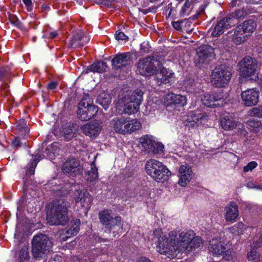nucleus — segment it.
<instances>
[{
  "label": "nucleus",
  "mask_w": 262,
  "mask_h": 262,
  "mask_svg": "<svg viewBox=\"0 0 262 262\" xmlns=\"http://www.w3.org/2000/svg\"><path fill=\"white\" fill-rule=\"evenodd\" d=\"M194 235L192 231H171L168 235H164L162 230L158 229L151 232L149 239L156 245L160 253L168 257H173L178 253L188 250V245Z\"/></svg>",
  "instance_id": "1"
},
{
  "label": "nucleus",
  "mask_w": 262,
  "mask_h": 262,
  "mask_svg": "<svg viewBox=\"0 0 262 262\" xmlns=\"http://www.w3.org/2000/svg\"><path fill=\"white\" fill-rule=\"evenodd\" d=\"M69 203L63 199L53 202L50 210L47 213V220L50 225H64L69 221Z\"/></svg>",
  "instance_id": "2"
},
{
  "label": "nucleus",
  "mask_w": 262,
  "mask_h": 262,
  "mask_svg": "<svg viewBox=\"0 0 262 262\" xmlns=\"http://www.w3.org/2000/svg\"><path fill=\"white\" fill-rule=\"evenodd\" d=\"M147 173L157 182L166 181L171 172L162 162L156 160H149L145 164Z\"/></svg>",
  "instance_id": "3"
},
{
  "label": "nucleus",
  "mask_w": 262,
  "mask_h": 262,
  "mask_svg": "<svg viewBox=\"0 0 262 262\" xmlns=\"http://www.w3.org/2000/svg\"><path fill=\"white\" fill-rule=\"evenodd\" d=\"M52 245L51 240L46 235L39 234L34 236L32 245L33 256L36 258L42 257L51 250Z\"/></svg>",
  "instance_id": "4"
},
{
  "label": "nucleus",
  "mask_w": 262,
  "mask_h": 262,
  "mask_svg": "<svg viewBox=\"0 0 262 262\" xmlns=\"http://www.w3.org/2000/svg\"><path fill=\"white\" fill-rule=\"evenodd\" d=\"M256 23L252 20L245 21L242 24L237 26L234 29L232 40L237 45L244 42L246 38L251 34L256 28Z\"/></svg>",
  "instance_id": "5"
},
{
  "label": "nucleus",
  "mask_w": 262,
  "mask_h": 262,
  "mask_svg": "<svg viewBox=\"0 0 262 262\" xmlns=\"http://www.w3.org/2000/svg\"><path fill=\"white\" fill-rule=\"evenodd\" d=\"M162 66L161 61L153 57H147L139 60L137 65L138 72L141 75L150 76L156 74Z\"/></svg>",
  "instance_id": "6"
},
{
  "label": "nucleus",
  "mask_w": 262,
  "mask_h": 262,
  "mask_svg": "<svg viewBox=\"0 0 262 262\" xmlns=\"http://www.w3.org/2000/svg\"><path fill=\"white\" fill-rule=\"evenodd\" d=\"M143 93L139 90H135L131 95H128L123 99L124 112L131 115L137 113L142 100Z\"/></svg>",
  "instance_id": "7"
},
{
  "label": "nucleus",
  "mask_w": 262,
  "mask_h": 262,
  "mask_svg": "<svg viewBox=\"0 0 262 262\" xmlns=\"http://www.w3.org/2000/svg\"><path fill=\"white\" fill-rule=\"evenodd\" d=\"M232 74L225 66L215 68L211 75V83L217 88H223L227 85L231 80Z\"/></svg>",
  "instance_id": "8"
},
{
  "label": "nucleus",
  "mask_w": 262,
  "mask_h": 262,
  "mask_svg": "<svg viewBox=\"0 0 262 262\" xmlns=\"http://www.w3.org/2000/svg\"><path fill=\"white\" fill-rule=\"evenodd\" d=\"M99 219L101 223L108 228L110 230L121 232L122 223L120 217L113 216L112 211L111 210H105L99 213Z\"/></svg>",
  "instance_id": "9"
},
{
  "label": "nucleus",
  "mask_w": 262,
  "mask_h": 262,
  "mask_svg": "<svg viewBox=\"0 0 262 262\" xmlns=\"http://www.w3.org/2000/svg\"><path fill=\"white\" fill-rule=\"evenodd\" d=\"M241 75L244 78L254 80L257 77V61L250 56L245 57L239 62Z\"/></svg>",
  "instance_id": "10"
},
{
  "label": "nucleus",
  "mask_w": 262,
  "mask_h": 262,
  "mask_svg": "<svg viewBox=\"0 0 262 262\" xmlns=\"http://www.w3.org/2000/svg\"><path fill=\"white\" fill-rule=\"evenodd\" d=\"M221 125L225 130L236 129V133L241 138L245 137L248 132L241 122L236 121L231 115H226L221 120Z\"/></svg>",
  "instance_id": "11"
},
{
  "label": "nucleus",
  "mask_w": 262,
  "mask_h": 262,
  "mask_svg": "<svg viewBox=\"0 0 262 262\" xmlns=\"http://www.w3.org/2000/svg\"><path fill=\"white\" fill-rule=\"evenodd\" d=\"M196 53L194 62L197 66H200L202 63H208L215 56L214 49L207 45L199 47L196 50Z\"/></svg>",
  "instance_id": "12"
},
{
  "label": "nucleus",
  "mask_w": 262,
  "mask_h": 262,
  "mask_svg": "<svg viewBox=\"0 0 262 262\" xmlns=\"http://www.w3.org/2000/svg\"><path fill=\"white\" fill-rule=\"evenodd\" d=\"M201 100L208 107L221 106L225 103V98L222 92L205 94L202 95Z\"/></svg>",
  "instance_id": "13"
},
{
  "label": "nucleus",
  "mask_w": 262,
  "mask_h": 262,
  "mask_svg": "<svg viewBox=\"0 0 262 262\" xmlns=\"http://www.w3.org/2000/svg\"><path fill=\"white\" fill-rule=\"evenodd\" d=\"M64 173L71 177H75L82 172L83 166L80 161L76 159H69L66 161L62 166Z\"/></svg>",
  "instance_id": "14"
},
{
  "label": "nucleus",
  "mask_w": 262,
  "mask_h": 262,
  "mask_svg": "<svg viewBox=\"0 0 262 262\" xmlns=\"http://www.w3.org/2000/svg\"><path fill=\"white\" fill-rule=\"evenodd\" d=\"M242 103L245 106L256 105L259 102V92L255 88L244 91L241 94Z\"/></svg>",
  "instance_id": "15"
},
{
  "label": "nucleus",
  "mask_w": 262,
  "mask_h": 262,
  "mask_svg": "<svg viewBox=\"0 0 262 262\" xmlns=\"http://www.w3.org/2000/svg\"><path fill=\"white\" fill-rule=\"evenodd\" d=\"M112 61V65L116 70H123L132 63V54L129 52L117 54Z\"/></svg>",
  "instance_id": "16"
},
{
  "label": "nucleus",
  "mask_w": 262,
  "mask_h": 262,
  "mask_svg": "<svg viewBox=\"0 0 262 262\" xmlns=\"http://www.w3.org/2000/svg\"><path fill=\"white\" fill-rule=\"evenodd\" d=\"M155 80L158 85L162 83H171L174 81V73L171 71L162 67L156 73Z\"/></svg>",
  "instance_id": "17"
},
{
  "label": "nucleus",
  "mask_w": 262,
  "mask_h": 262,
  "mask_svg": "<svg viewBox=\"0 0 262 262\" xmlns=\"http://www.w3.org/2000/svg\"><path fill=\"white\" fill-rule=\"evenodd\" d=\"M74 198L76 203L80 202L85 209L91 207L92 199L89 193L84 188L76 190L74 192Z\"/></svg>",
  "instance_id": "18"
},
{
  "label": "nucleus",
  "mask_w": 262,
  "mask_h": 262,
  "mask_svg": "<svg viewBox=\"0 0 262 262\" xmlns=\"http://www.w3.org/2000/svg\"><path fill=\"white\" fill-rule=\"evenodd\" d=\"M162 101L166 105L174 104L184 106L187 103V98L183 95L169 93L163 97Z\"/></svg>",
  "instance_id": "19"
},
{
  "label": "nucleus",
  "mask_w": 262,
  "mask_h": 262,
  "mask_svg": "<svg viewBox=\"0 0 262 262\" xmlns=\"http://www.w3.org/2000/svg\"><path fill=\"white\" fill-rule=\"evenodd\" d=\"M179 184L182 186H186L192 179V171L191 167L186 164L182 165L179 169Z\"/></svg>",
  "instance_id": "20"
},
{
  "label": "nucleus",
  "mask_w": 262,
  "mask_h": 262,
  "mask_svg": "<svg viewBox=\"0 0 262 262\" xmlns=\"http://www.w3.org/2000/svg\"><path fill=\"white\" fill-rule=\"evenodd\" d=\"M232 20L231 18L226 17L219 20L211 32L212 36L216 37L223 34L226 29L231 26Z\"/></svg>",
  "instance_id": "21"
},
{
  "label": "nucleus",
  "mask_w": 262,
  "mask_h": 262,
  "mask_svg": "<svg viewBox=\"0 0 262 262\" xmlns=\"http://www.w3.org/2000/svg\"><path fill=\"white\" fill-rule=\"evenodd\" d=\"M89 40V37L85 34L84 32L78 30L75 32L70 40V46L74 48H80Z\"/></svg>",
  "instance_id": "22"
},
{
  "label": "nucleus",
  "mask_w": 262,
  "mask_h": 262,
  "mask_svg": "<svg viewBox=\"0 0 262 262\" xmlns=\"http://www.w3.org/2000/svg\"><path fill=\"white\" fill-rule=\"evenodd\" d=\"M82 132L90 137H96L101 130V126L97 121L90 122L81 127Z\"/></svg>",
  "instance_id": "23"
},
{
  "label": "nucleus",
  "mask_w": 262,
  "mask_h": 262,
  "mask_svg": "<svg viewBox=\"0 0 262 262\" xmlns=\"http://www.w3.org/2000/svg\"><path fill=\"white\" fill-rule=\"evenodd\" d=\"M93 102V100L90 98L89 94H84L83 98L78 105V110L77 115L79 118L82 121H87L84 120L82 117L84 115H86L88 113V106Z\"/></svg>",
  "instance_id": "24"
},
{
  "label": "nucleus",
  "mask_w": 262,
  "mask_h": 262,
  "mask_svg": "<svg viewBox=\"0 0 262 262\" xmlns=\"http://www.w3.org/2000/svg\"><path fill=\"white\" fill-rule=\"evenodd\" d=\"M128 118L124 117H120L113 119L112 124L116 132L122 135L127 134L126 129Z\"/></svg>",
  "instance_id": "25"
},
{
  "label": "nucleus",
  "mask_w": 262,
  "mask_h": 262,
  "mask_svg": "<svg viewBox=\"0 0 262 262\" xmlns=\"http://www.w3.org/2000/svg\"><path fill=\"white\" fill-rule=\"evenodd\" d=\"M225 218L226 222H233L238 216V206L235 203H230L225 208Z\"/></svg>",
  "instance_id": "26"
},
{
  "label": "nucleus",
  "mask_w": 262,
  "mask_h": 262,
  "mask_svg": "<svg viewBox=\"0 0 262 262\" xmlns=\"http://www.w3.org/2000/svg\"><path fill=\"white\" fill-rule=\"evenodd\" d=\"M206 117V115L201 113L200 111H194L188 113L187 124L186 125L194 127L201 123L202 120Z\"/></svg>",
  "instance_id": "27"
},
{
  "label": "nucleus",
  "mask_w": 262,
  "mask_h": 262,
  "mask_svg": "<svg viewBox=\"0 0 262 262\" xmlns=\"http://www.w3.org/2000/svg\"><path fill=\"white\" fill-rule=\"evenodd\" d=\"M208 249L213 255L219 256L223 253L226 247L222 242L217 239H213L210 241Z\"/></svg>",
  "instance_id": "28"
},
{
  "label": "nucleus",
  "mask_w": 262,
  "mask_h": 262,
  "mask_svg": "<svg viewBox=\"0 0 262 262\" xmlns=\"http://www.w3.org/2000/svg\"><path fill=\"white\" fill-rule=\"evenodd\" d=\"M80 225V220L79 219L75 220L72 223L71 227L67 229L65 234L60 236V241H66L71 236L76 235L79 231V227Z\"/></svg>",
  "instance_id": "29"
},
{
  "label": "nucleus",
  "mask_w": 262,
  "mask_h": 262,
  "mask_svg": "<svg viewBox=\"0 0 262 262\" xmlns=\"http://www.w3.org/2000/svg\"><path fill=\"white\" fill-rule=\"evenodd\" d=\"M262 244V237H260L258 241L253 243V247L251 251L247 253V259L252 262H258L260 260L259 255L257 253L256 248Z\"/></svg>",
  "instance_id": "30"
},
{
  "label": "nucleus",
  "mask_w": 262,
  "mask_h": 262,
  "mask_svg": "<svg viewBox=\"0 0 262 262\" xmlns=\"http://www.w3.org/2000/svg\"><path fill=\"white\" fill-rule=\"evenodd\" d=\"M154 142L155 139L152 136L146 135L140 138V145L143 150L150 152L153 148Z\"/></svg>",
  "instance_id": "31"
},
{
  "label": "nucleus",
  "mask_w": 262,
  "mask_h": 262,
  "mask_svg": "<svg viewBox=\"0 0 262 262\" xmlns=\"http://www.w3.org/2000/svg\"><path fill=\"white\" fill-rule=\"evenodd\" d=\"M16 129L18 132L19 137L24 139L27 138L29 135V129L25 120H20L17 123Z\"/></svg>",
  "instance_id": "32"
},
{
  "label": "nucleus",
  "mask_w": 262,
  "mask_h": 262,
  "mask_svg": "<svg viewBox=\"0 0 262 262\" xmlns=\"http://www.w3.org/2000/svg\"><path fill=\"white\" fill-rule=\"evenodd\" d=\"M78 127L76 124H72L69 126H63L62 127V132L63 137L67 141L70 140L74 136L77 130Z\"/></svg>",
  "instance_id": "33"
},
{
  "label": "nucleus",
  "mask_w": 262,
  "mask_h": 262,
  "mask_svg": "<svg viewBox=\"0 0 262 262\" xmlns=\"http://www.w3.org/2000/svg\"><path fill=\"white\" fill-rule=\"evenodd\" d=\"M203 240L201 237L193 236V239H191L188 245V250H186L184 252L188 253L194 251L196 249L199 248L203 246Z\"/></svg>",
  "instance_id": "34"
},
{
  "label": "nucleus",
  "mask_w": 262,
  "mask_h": 262,
  "mask_svg": "<svg viewBox=\"0 0 262 262\" xmlns=\"http://www.w3.org/2000/svg\"><path fill=\"white\" fill-rule=\"evenodd\" d=\"M127 134H131L137 130H139L141 127V122L136 119L128 118V122L127 123Z\"/></svg>",
  "instance_id": "35"
},
{
  "label": "nucleus",
  "mask_w": 262,
  "mask_h": 262,
  "mask_svg": "<svg viewBox=\"0 0 262 262\" xmlns=\"http://www.w3.org/2000/svg\"><path fill=\"white\" fill-rule=\"evenodd\" d=\"M98 103L101 105L104 110H107L111 102L110 95L106 93H102L99 95L97 98Z\"/></svg>",
  "instance_id": "36"
},
{
  "label": "nucleus",
  "mask_w": 262,
  "mask_h": 262,
  "mask_svg": "<svg viewBox=\"0 0 262 262\" xmlns=\"http://www.w3.org/2000/svg\"><path fill=\"white\" fill-rule=\"evenodd\" d=\"M59 151L60 149L58 148V143L54 142L50 146H48L46 148L45 153L49 158L52 159L56 155H59Z\"/></svg>",
  "instance_id": "37"
},
{
  "label": "nucleus",
  "mask_w": 262,
  "mask_h": 262,
  "mask_svg": "<svg viewBox=\"0 0 262 262\" xmlns=\"http://www.w3.org/2000/svg\"><path fill=\"white\" fill-rule=\"evenodd\" d=\"M106 67V64L105 62L103 61H98L88 67L87 72L102 73L105 71Z\"/></svg>",
  "instance_id": "38"
},
{
  "label": "nucleus",
  "mask_w": 262,
  "mask_h": 262,
  "mask_svg": "<svg viewBox=\"0 0 262 262\" xmlns=\"http://www.w3.org/2000/svg\"><path fill=\"white\" fill-rule=\"evenodd\" d=\"M98 178V173L97 168L94 163H92L91 170L88 172L87 180L91 183L95 184L97 182Z\"/></svg>",
  "instance_id": "39"
},
{
  "label": "nucleus",
  "mask_w": 262,
  "mask_h": 262,
  "mask_svg": "<svg viewBox=\"0 0 262 262\" xmlns=\"http://www.w3.org/2000/svg\"><path fill=\"white\" fill-rule=\"evenodd\" d=\"M249 229V227H246L242 222H238L234 226L230 228L231 233L235 235L243 234L245 230Z\"/></svg>",
  "instance_id": "40"
},
{
  "label": "nucleus",
  "mask_w": 262,
  "mask_h": 262,
  "mask_svg": "<svg viewBox=\"0 0 262 262\" xmlns=\"http://www.w3.org/2000/svg\"><path fill=\"white\" fill-rule=\"evenodd\" d=\"M88 114L86 115H84L82 117L84 120H90L95 116L98 111L97 106L92 105V104L89 105V106H88Z\"/></svg>",
  "instance_id": "41"
},
{
  "label": "nucleus",
  "mask_w": 262,
  "mask_h": 262,
  "mask_svg": "<svg viewBox=\"0 0 262 262\" xmlns=\"http://www.w3.org/2000/svg\"><path fill=\"white\" fill-rule=\"evenodd\" d=\"M247 124L250 127L254 133H257L262 126L261 122L258 120L251 119L247 122Z\"/></svg>",
  "instance_id": "42"
},
{
  "label": "nucleus",
  "mask_w": 262,
  "mask_h": 262,
  "mask_svg": "<svg viewBox=\"0 0 262 262\" xmlns=\"http://www.w3.org/2000/svg\"><path fill=\"white\" fill-rule=\"evenodd\" d=\"M192 1H189V0H187L185 2L180 11V14L182 16H188L189 15L192 10Z\"/></svg>",
  "instance_id": "43"
},
{
  "label": "nucleus",
  "mask_w": 262,
  "mask_h": 262,
  "mask_svg": "<svg viewBox=\"0 0 262 262\" xmlns=\"http://www.w3.org/2000/svg\"><path fill=\"white\" fill-rule=\"evenodd\" d=\"M248 115L251 117L262 118V105L250 109L248 112Z\"/></svg>",
  "instance_id": "44"
},
{
  "label": "nucleus",
  "mask_w": 262,
  "mask_h": 262,
  "mask_svg": "<svg viewBox=\"0 0 262 262\" xmlns=\"http://www.w3.org/2000/svg\"><path fill=\"white\" fill-rule=\"evenodd\" d=\"M29 255L28 248L26 247H23L19 252V262H28Z\"/></svg>",
  "instance_id": "45"
},
{
  "label": "nucleus",
  "mask_w": 262,
  "mask_h": 262,
  "mask_svg": "<svg viewBox=\"0 0 262 262\" xmlns=\"http://www.w3.org/2000/svg\"><path fill=\"white\" fill-rule=\"evenodd\" d=\"M164 148V145L161 143H159L158 142H157L155 140L153 148L151 149V151H152L155 153L162 152L163 151Z\"/></svg>",
  "instance_id": "46"
},
{
  "label": "nucleus",
  "mask_w": 262,
  "mask_h": 262,
  "mask_svg": "<svg viewBox=\"0 0 262 262\" xmlns=\"http://www.w3.org/2000/svg\"><path fill=\"white\" fill-rule=\"evenodd\" d=\"M257 166V163L255 161L249 162L246 166L244 167L243 171L245 172L251 171Z\"/></svg>",
  "instance_id": "47"
},
{
  "label": "nucleus",
  "mask_w": 262,
  "mask_h": 262,
  "mask_svg": "<svg viewBox=\"0 0 262 262\" xmlns=\"http://www.w3.org/2000/svg\"><path fill=\"white\" fill-rule=\"evenodd\" d=\"M39 160H40L39 159L36 158H35L33 159V161H32V162L31 163V165L29 169L27 170V172L28 174H29L30 175L34 174V171H35V169L36 167L37 163L38 162V161Z\"/></svg>",
  "instance_id": "48"
},
{
  "label": "nucleus",
  "mask_w": 262,
  "mask_h": 262,
  "mask_svg": "<svg viewBox=\"0 0 262 262\" xmlns=\"http://www.w3.org/2000/svg\"><path fill=\"white\" fill-rule=\"evenodd\" d=\"M221 255L223 256V258L226 261H230L233 258V252L230 250H225Z\"/></svg>",
  "instance_id": "49"
},
{
  "label": "nucleus",
  "mask_w": 262,
  "mask_h": 262,
  "mask_svg": "<svg viewBox=\"0 0 262 262\" xmlns=\"http://www.w3.org/2000/svg\"><path fill=\"white\" fill-rule=\"evenodd\" d=\"M116 39L119 40H126L127 37V36L122 32L117 31L115 34Z\"/></svg>",
  "instance_id": "50"
},
{
  "label": "nucleus",
  "mask_w": 262,
  "mask_h": 262,
  "mask_svg": "<svg viewBox=\"0 0 262 262\" xmlns=\"http://www.w3.org/2000/svg\"><path fill=\"white\" fill-rule=\"evenodd\" d=\"M23 3L29 11H31L33 8V4L31 0H23Z\"/></svg>",
  "instance_id": "51"
},
{
  "label": "nucleus",
  "mask_w": 262,
  "mask_h": 262,
  "mask_svg": "<svg viewBox=\"0 0 262 262\" xmlns=\"http://www.w3.org/2000/svg\"><path fill=\"white\" fill-rule=\"evenodd\" d=\"M244 15H245V12L241 10L236 11L234 13V17H235L237 19H241L242 17H243Z\"/></svg>",
  "instance_id": "52"
},
{
  "label": "nucleus",
  "mask_w": 262,
  "mask_h": 262,
  "mask_svg": "<svg viewBox=\"0 0 262 262\" xmlns=\"http://www.w3.org/2000/svg\"><path fill=\"white\" fill-rule=\"evenodd\" d=\"M49 262H62L61 257L57 254H54Z\"/></svg>",
  "instance_id": "53"
},
{
  "label": "nucleus",
  "mask_w": 262,
  "mask_h": 262,
  "mask_svg": "<svg viewBox=\"0 0 262 262\" xmlns=\"http://www.w3.org/2000/svg\"><path fill=\"white\" fill-rule=\"evenodd\" d=\"M58 85V82L56 81H52L48 85V89L51 90H54Z\"/></svg>",
  "instance_id": "54"
},
{
  "label": "nucleus",
  "mask_w": 262,
  "mask_h": 262,
  "mask_svg": "<svg viewBox=\"0 0 262 262\" xmlns=\"http://www.w3.org/2000/svg\"><path fill=\"white\" fill-rule=\"evenodd\" d=\"M181 23L180 21H174L172 23V26L176 30H180L181 29Z\"/></svg>",
  "instance_id": "55"
},
{
  "label": "nucleus",
  "mask_w": 262,
  "mask_h": 262,
  "mask_svg": "<svg viewBox=\"0 0 262 262\" xmlns=\"http://www.w3.org/2000/svg\"><path fill=\"white\" fill-rule=\"evenodd\" d=\"M21 143L19 140V138H16L12 142V145L15 147L20 146Z\"/></svg>",
  "instance_id": "56"
},
{
  "label": "nucleus",
  "mask_w": 262,
  "mask_h": 262,
  "mask_svg": "<svg viewBox=\"0 0 262 262\" xmlns=\"http://www.w3.org/2000/svg\"><path fill=\"white\" fill-rule=\"evenodd\" d=\"M136 262H152L151 260H150L149 258L145 257H142L139 258Z\"/></svg>",
  "instance_id": "57"
},
{
  "label": "nucleus",
  "mask_w": 262,
  "mask_h": 262,
  "mask_svg": "<svg viewBox=\"0 0 262 262\" xmlns=\"http://www.w3.org/2000/svg\"><path fill=\"white\" fill-rule=\"evenodd\" d=\"M6 75V70L4 68L0 69V78L5 76Z\"/></svg>",
  "instance_id": "58"
},
{
  "label": "nucleus",
  "mask_w": 262,
  "mask_h": 262,
  "mask_svg": "<svg viewBox=\"0 0 262 262\" xmlns=\"http://www.w3.org/2000/svg\"><path fill=\"white\" fill-rule=\"evenodd\" d=\"M58 35V33L56 31L51 32L49 34V37L51 38H54Z\"/></svg>",
  "instance_id": "59"
},
{
  "label": "nucleus",
  "mask_w": 262,
  "mask_h": 262,
  "mask_svg": "<svg viewBox=\"0 0 262 262\" xmlns=\"http://www.w3.org/2000/svg\"><path fill=\"white\" fill-rule=\"evenodd\" d=\"M247 187L251 188H256V185L252 183H248L247 184Z\"/></svg>",
  "instance_id": "60"
},
{
  "label": "nucleus",
  "mask_w": 262,
  "mask_h": 262,
  "mask_svg": "<svg viewBox=\"0 0 262 262\" xmlns=\"http://www.w3.org/2000/svg\"><path fill=\"white\" fill-rule=\"evenodd\" d=\"M255 188L259 189V190H262V187L260 185H257V186L256 185Z\"/></svg>",
  "instance_id": "61"
},
{
  "label": "nucleus",
  "mask_w": 262,
  "mask_h": 262,
  "mask_svg": "<svg viewBox=\"0 0 262 262\" xmlns=\"http://www.w3.org/2000/svg\"><path fill=\"white\" fill-rule=\"evenodd\" d=\"M144 43H143V44L141 45V50H144L145 49V48L144 47Z\"/></svg>",
  "instance_id": "62"
},
{
  "label": "nucleus",
  "mask_w": 262,
  "mask_h": 262,
  "mask_svg": "<svg viewBox=\"0 0 262 262\" xmlns=\"http://www.w3.org/2000/svg\"><path fill=\"white\" fill-rule=\"evenodd\" d=\"M159 0H150V2L151 3H155V2H157L158 1H159Z\"/></svg>",
  "instance_id": "63"
},
{
  "label": "nucleus",
  "mask_w": 262,
  "mask_h": 262,
  "mask_svg": "<svg viewBox=\"0 0 262 262\" xmlns=\"http://www.w3.org/2000/svg\"><path fill=\"white\" fill-rule=\"evenodd\" d=\"M259 19H260V20H262V14L260 16V17H259Z\"/></svg>",
  "instance_id": "64"
}]
</instances>
